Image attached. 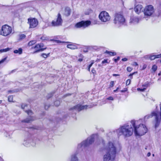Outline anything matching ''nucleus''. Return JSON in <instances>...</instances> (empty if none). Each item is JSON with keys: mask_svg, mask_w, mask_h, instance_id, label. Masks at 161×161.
<instances>
[{"mask_svg": "<svg viewBox=\"0 0 161 161\" xmlns=\"http://www.w3.org/2000/svg\"><path fill=\"white\" fill-rule=\"evenodd\" d=\"M90 68H89V67H88V70L89 71H90Z\"/></svg>", "mask_w": 161, "mask_h": 161, "instance_id": "obj_59", "label": "nucleus"}, {"mask_svg": "<svg viewBox=\"0 0 161 161\" xmlns=\"http://www.w3.org/2000/svg\"><path fill=\"white\" fill-rule=\"evenodd\" d=\"M92 72L93 74H95L96 73V71L95 70L94 68H93L92 70Z\"/></svg>", "mask_w": 161, "mask_h": 161, "instance_id": "obj_47", "label": "nucleus"}, {"mask_svg": "<svg viewBox=\"0 0 161 161\" xmlns=\"http://www.w3.org/2000/svg\"><path fill=\"white\" fill-rule=\"evenodd\" d=\"M156 123L155 124V128H156L160 124V120L158 118L157 114L155 116Z\"/></svg>", "mask_w": 161, "mask_h": 161, "instance_id": "obj_20", "label": "nucleus"}, {"mask_svg": "<svg viewBox=\"0 0 161 161\" xmlns=\"http://www.w3.org/2000/svg\"><path fill=\"white\" fill-rule=\"evenodd\" d=\"M9 50L10 48H7L5 49H1L0 50V52L1 53L5 52L8 51Z\"/></svg>", "mask_w": 161, "mask_h": 161, "instance_id": "obj_26", "label": "nucleus"}, {"mask_svg": "<svg viewBox=\"0 0 161 161\" xmlns=\"http://www.w3.org/2000/svg\"><path fill=\"white\" fill-rule=\"evenodd\" d=\"M131 82V80L130 79H128L126 81V84L127 86L129 85Z\"/></svg>", "mask_w": 161, "mask_h": 161, "instance_id": "obj_36", "label": "nucleus"}, {"mask_svg": "<svg viewBox=\"0 0 161 161\" xmlns=\"http://www.w3.org/2000/svg\"><path fill=\"white\" fill-rule=\"evenodd\" d=\"M105 53L109 54L111 56H114L116 55V53L115 52H112L108 51H106L105 52Z\"/></svg>", "mask_w": 161, "mask_h": 161, "instance_id": "obj_23", "label": "nucleus"}, {"mask_svg": "<svg viewBox=\"0 0 161 161\" xmlns=\"http://www.w3.org/2000/svg\"><path fill=\"white\" fill-rule=\"evenodd\" d=\"M77 45V44H69L67 45V47L71 49H75L78 48Z\"/></svg>", "mask_w": 161, "mask_h": 161, "instance_id": "obj_17", "label": "nucleus"}, {"mask_svg": "<svg viewBox=\"0 0 161 161\" xmlns=\"http://www.w3.org/2000/svg\"><path fill=\"white\" fill-rule=\"evenodd\" d=\"M118 89H119V88H118H118H117V89H117V90H118Z\"/></svg>", "mask_w": 161, "mask_h": 161, "instance_id": "obj_64", "label": "nucleus"}, {"mask_svg": "<svg viewBox=\"0 0 161 161\" xmlns=\"http://www.w3.org/2000/svg\"><path fill=\"white\" fill-rule=\"evenodd\" d=\"M143 7L141 5H138L134 8V11L136 13L139 14L141 12H142L143 9Z\"/></svg>", "mask_w": 161, "mask_h": 161, "instance_id": "obj_15", "label": "nucleus"}, {"mask_svg": "<svg viewBox=\"0 0 161 161\" xmlns=\"http://www.w3.org/2000/svg\"><path fill=\"white\" fill-rule=\"evenodd\" d=\"M157 66L156 65L154 64L152 66V70L153 71V72H154L157 70Z\"/></svg>", "mask_w": 161, "mask_h": 161, "instance_id": "obj_25", "label": "nucleus"}, {"mask_svg": "<svg viewBox=\"0 0 161 161\" xmlns=\"http://www.w3.org/2000/svg\"><path fill=\"white\" fill-rule=\"evenodd\" d=\"M160 119L161 120V104H160Z\"/></svg>", "mask_w": 161, "mask_h": 161, "instance_id": "obj_53", "label": "nucleus"}, {"mask_svg": "<svg viewBox=\"0 0 161 161\" xmlns=\"http://www.w3.org/2000/svg\"><path fill=\"white\" fill-rule=\"evenodd\" d=\"M105 63H107L108 64L109 63V62H108L107 59H104V60L102 62V64H104Z\"/></svg>", "mask_w": 161, "mask_h": 161, "instance_id": "obj_44", "label": "nucleus"}, {"mask_svg": "<svg viewBox=\"0 0 161 161\" xmlns=\"http://www.w3.org/2000/svg\"><path fill=\"white\" fill-rule=\"evenodd\" d=\"M157 115V114L155 112H153L151 114L147 115L145 116L144 117V119H147L152 117L153 116H155V117Z\"/></svg>", "mask_w": 161, "mask_h": 161, "instance_id": "obj_19", "label": "nucleus"}, {"mask_svg": "<svg viewBox=\"0 0 161 161\" xmlns=\"http://www.w3.org/2000/svg\"><path fill=\"white\" fill-rule=\"evenodd\" d=\"M120 59V57H118L117 58H115L114 59V61L115 62H117V61L119 60Z\"/></svg>", "mask_w": 161, "mask_h": 161, "instance_id": "obj_43", "label": "nucleus"}, {"mask_svg": "<svg viewBox=\"0 0 161 161\" xmlns=\"http://www.w3.org/2000/svg\"><path fill=\"white\" fill-rule=\"evenodd\" d=\"M7 59V57H5L4 58L2 59L0 61V64L3 63L5 60Z\"/></svg>", "mask_w": 161, "mask_h": 161, "instance_id": "obj_39", "label": "nucleus"}, {"mask_svg": "<svg viewBox=\"0 0 161 161\" xmlns=\"http://www.w3.org/2000/svg\"><path fill=\"white\" fill-rule=\"evenodd\" d=\"M132 69L130 67H128L127 68V70L129 72H130L132 70Z\"/></svg>", "mask_w": 161, "mask_h": 161, "instance_id": "obj_40", "label": "nucleus"}, {"mask_svg": "<svg viewBox=\"0 0 161 161\" xmlns=\"http://www.w3.org/2000/svg\"><path fill=\"white\" fill-rule=\"evenodd\" d=\"M99 19L103 22H106L110 20L111 17L108 13L105 11L101 12L99 15Z\"/></svg>", "mask_w": 161, "mask_h": 161, "instance_id": "obj_7", "label": "nucleus"}, {"mask_svg": "<svg viewBox=\"0 0 161 161\" xmlns=\"http://www.w3.org/2000/svg\"><path fill=\"white\" fill-rule=\"evenodd\" d=\"M13 96H8V100L9 102H12L13 100Z\"/></svg>", "mask_w": 161, "mask_h": 161, "instance_id": "obj_31", "label": "nucleus"}, {"mask_svg": "<svg viewBox=\"0 0 161 161\" xmlns=\"http://www.w3.org/2000/svg\"><path fill=\"white\" fill-rule=\"evenodd\" d=\"M15 71V70H13L11 71V73H12L13 72H14Z\"/></svg>", "mask_w": 161, "mask_h": 161, "instance_id": "obj_56", "label": "nucleus"}, {"mask_svg": "<svg viewBox=\"0 0 161 161\" xmlns=\"http://www.w3.org/2000/svg\"><path fill=\"white\" fill-rule=\"evenodd\" d=\"M88 107L87 105L82 106L80 104H78L74 107L69 108L70 110H73V112L75 111H80L84 109H86Z\"/></svg>", "mask_w": 161, "mask_h": 161, "instance_id": "obj_12", "label": "nucleus"}, {"mask_svg": "<svg viewBox=\"0 0 161 161\" xmlns=\"http://www.w3.org/2000/svg\"><path fill=\"white\" fill-rule=\"evenodd\" d=\"M35 118L33 117L30 116V117L26 118V119L22 121L23 122H25L27 123H31L34 120Z\"/></svg>", "mask_w": 161, "mask_h": 161, "instance_id": "obj_16", "label": "nucleus"}, {"mask_svg": "<svg viewBox=\"0 0 161 161\" xmlns=\"http://www.w3.org/2000/svg\"><path fill=\"white\" fill-rule=\"evenodd\" d=\"M71 161H79L76 155L74 154L71 156Z\"/></svg>", "mask_w": 161, "mask_h": 161, "instance_id": "obj_22", "label": "nucleus"}, {"mask_svg": "<svg viewBox=\"0 0 161 161\" xmlns=\"http://www.w3.org/2000/svg\"><path fill=\"white\" fill-rule=\"evenodd\" d=\"M125 21V19L121 13L118 12L114 14L113 22L117 26L119 27L124 25Z\"/></svg>", "mask_w": 161, "mask_h": 161, "instance_id": "obj_4", "label": "nucleus"}, {"mask_svg": "<svg viewBox=\"0 0 161 161\" xmlns=\"http://www.w3.org/2000/svg\"><path fill=\"white\" fill-rule=\"evenodd\" d=\"M137 73V72H135L132 73L130 74L129 75V76L130 77L131 79H132L133 78V77H132L133 75L135 74L136 73Z\"/></svg>", "mask_w": 161, "mask_h": 161, "instance_id": "obj_37", "label": "nucleus"}, {"mask_svg": "<svg viewBox=\"0 0 161 161\" xmlns=\"http://www.w3.org/2000/svg\"><path fill=\"white\" fill-rule=\"evenodd\" d=\"M155 56L156 57V58H161V54H158V55H155Z\"/></svg>", "mask_w": 161, "mask_h": 161, "instance_id": "obj_45", "label": "nucleus"}, {"mask_svg": "<svg viewBox=\"0 0 161 161\" xmlns=\"http://www.w3.org/2000/svg\"><path fill=\"white\" fill-rule=\"evenodd\" d=\"M106 153L104 155L103 161H108L114 159L116 153V147L113 143L109 142L106 148Z\"/></svg>", "mask_w": 161, "mask_h": 161, "instance_id": "obj_1", "label": "nucleus"}, {"mask_svg": "<svg viewBox=\"0 0 161 161\" xmlns=\"http://www.w3.org/2000/svg\"><path fill=\"white\" fill-rule=\"evenodd\" d=\"M94 64V61H92L91 64L88 66V67L91 68L92 66V64Z\"/></svg>", "mask_w": 161, "mask_h": 161, "instance_id": "obj_48", "label": "nucleus"}, {"mask_svg": "<svg viewBox=\"0 0 161 161\" xmlns=\"http://www.w3.org/2000/svg\"><path fill=\"white\" fill-rule=\"evenodd\" d=\"M60 104V101H55L54 102V104L56 106H58Z\"/></svg>", "mask_w": 161, "mask_h": 161, "instance_id": "obj_32", "label": "nucleus"}, {"mask_svg": "<svg viewBox=\"0 0 161 161\" xmlns=\"http://www.w3.org/2000/svg\"><path fill=\"white\" fill-rule=\"evenodd\" d=\"M44 45L42 43H39L36 44L34 47H32V49H34L35 51L33 52V53H36L40 52H42L46 49V47L43 48Z\"/></svg>", "mask_w": 161, "mask_h": 161, "instance_id": "obj_11", "label": "nucleus"}, {"mask_svg": "<svg viewBox=\"0 0 161 161\" xmlns=\"http://www.w3.org/2000/svg\"><path fill=\"white\" fill-rule=\"evenodd\" d=\"M149 58L151 60H153L155 58H156V57L155 56V55H153V54H152L150 55V56L149 57Z\"/></svg>", "mask_w": 161, "mask_h": 161, "instance_id": "obj_29", "label": "nucleus"}, {"mask_svg": "<svg viewBox=\"0 0 161 161\" xmlns=\"http://www.w3.org/2000/svg\"><path fill=\"white\" fill-rule=\"evenodd\" d=\"M29 115H31L32 114V112L31 110H26L25 111Z\"/></svg>", "mask_w": 161, "mask_h": 161, "instance_id": "obj_33", "label": "nucleus"}, {"mask_svg": "<svg viewBox=\"0 0 161 161\" xmlns=\"http://www.w3.org/2000/svg\"><path fill=\"white\" fill-rule=\"evenodd\" d=\"M134 64H135V65H136V66L138 65V64L136 62H135Z\"/></svg>", "mask_w": 161, "mask_h": 161, "instance_id": "obj_57", "label": "nucleus"}, {"mask_svg": "<svg viewBox=\"0 0 161 161\" xmlns=\"http://www.w3.org/2000/svg\"><path fill=\"white\" fill-rule=\"evenodd\" d=\"M30 141L29 140L25 141H24L23 144L25 146L28 147L29 146V142Z\"/></svg>", "mask_w": 161, "mask_h": 161, "instance_id": "obj_27", "label": "nucleus"}, {"mask_svg": "<svg viewBox=\"0 0 161 161\" xmlns=\"http://www.w3.org/2000/svg\"><path fill=\"white\" fill-rule=\"evenodd\" d=\"M118 136L123 135L125 137L131 136L133 132V129L131 125H125L115 130Z\"/></svg>", "mask_w": 161, "mask_h": 161, "instance_id": "obj_2", "label": "nucleus"}, {"mask_svg": "<svg viewBox=\"0 0 161 161\" xmlns=\"http://www.w3.org/2000/svg\"><path fill=\"white\" fill-rule=\"evenodd\" d=\"M71 13V10L69 8L67 7L65 9L64 13V15L66 16H68L70 15Z\"/></svg>", "mask_w": 161, "mask_h": 161, "instance_id": "obj_18", "label": "nucleus"}, {"mask_svg": "<svg viewBox=\"0 0 161 161\" xmlns=\"http://www.w3.org/2000/svg\"><path fill=\"white\" fill-rule=\"evenodd\" d=\"M14 53H18L19 54H21L22 53V49L20 48L18 50H14Z\"/></svg>", "mask_w": 161, "mask_h": 161, "instance_id": "obj_21", "label": "nucleus"}, {"mask_svg": "<svg viewBox=\"0 0 161 161\" xmlns=\"http://www.w3.org/2000/svg\"><path fill=\"white\" fill-rule=\"evenodd\" d=\"M154 12V9L153 7L151 5L147 6L144 9V13L145 16H150Z\"/></svg>", "mask_w": 161, "mask_h": 161, "instance_id": "obj_8", "label": "nucleus"}, {"mask_svg": "<svg viewBox=\"0 0 161 161\" xmlns=\"http://www.w3.org/2000/svg\"><path fill=\"white\" fill-rule=\"evenodd\" d=\"M136 121L131 120V123L134 130V133L136 136H141L144 135L147 131V128L145 125L140 124L138 126L136 125Z\"/></svg>", "mask_w": 161, "mask_h": 161, "instance_id": "obj_3", "label": "nucleus"}, {"mask_svg": "<svg viewBox=\"0 0 161 161\" xmlns=\"http://www.w3.org/2000/svg\"><path fill=\"white\" fill-rule=\"evenodd\" d=\"M120 75L118 74H113V76H119Z\"/></svg>", "mask_w": 161, "mask_h": 161, "instance_id": "obj_52", "label": "nucleus"}, {"mask_svg": "<svg viewBox=\"0 0 161 161\" xmlns=\"http://www.w3.org/2000/svg\"><path fill=\"white\" fill-rule=\"evenodd\" d=\"M146 68V66H144L143 68V69H144Z\"/></svg>", "mask_w": 161, "mask_h": 161, "instance_id": "obj_58", "label": "nucleus"}, {"mask_svg": "<svg viewBox=\"0 0 161 161\" xmlns=\"http://www.w3.org/2000/svg\"><path fill=\"white\" fill-rule=\"evenodd\" d=\"M96 136L93 135L88 137L86 140L83 141L81 143L78 144V147L80 148L82 147H85L92 144L94 141L95 137Z\"/></svg>", "mask_w": 161, "mask_h": 161, "instance_id": "obj_5", "label": "nucleus"}, {"mask_svg": "<svg viewBox=\"0 0 161 161\" xmlns=\"http://www.w3.org/2000/svg\"><path fill=\"white\" fill-rule=\"evenodd\" d=\"M11 92V91H8V92Z\"/></svg>", "mask_w": 161, "mask_h": 161, "instance_id": "obj_63", "label": "nucleus"}, {"mask_svg": "<svg viewBox=\"0 0 161 161\" xmlns=\"http://www.w3.org/2000/svg\"><path fill=\"white\" fill-rule=\"evenodd\" d=\"M107 99L108 100H114V98H113V97H109L107 98Z\"/></svg>", "mask_w": 161, "mask_h": 161, "instance_id": "obj_46", "label": "nucleus"}, {"mask_svg": "<svg viewBox=\"0 0 161 161\" xmlns=\"http://www.w3.org/2000/svg\"><path fill=\"white\" fill-rule=\"evenodd\" d=\"M52 96H53L52 93L49 94H48L47 96V99H49Z\"/></svg>", "mask_w": 161, "mask_h": 161, "instance_id": "obj_42", "label": "nucleus"}, {"mask_svg": "<svg viewBox=\"0 0 161 161\" xmlns=\"http://www.w3.org/2000/svg\"><path fill=\"white\" fill-rule=\"evenodd\" d=\"M25 37V36L24 34H22L19 36V39L22 40L24 39Z\"/></svg>", "mask_w": 161, "mask_h": 161, "instance_id": "obj_30", "label": "nucleus"}, {"mask_svg": "<svg viewBox=\"0 0 161 161\" xmlns=\"http://www.w3.org/2000/svg\"><path fill=\"white\" fill-rule=\"evenodd\" d=\"M2 101L1 100H0V103L2 102Z\"/></svg>", "mask_w": 161, "mask_h": 161, "instance_id": "obj_61", "label": "nucleus"}, {"mask_svg": "<svg viewBox=\"0 0 161 161\" xmlns=\"http://www.w3.org/2000/svg\"><path fill=\"white\" fill-rule=\"evenodd\" d=\"M145 149H146V150L147 149V147H145Z\"/></svg>", "mask_w": 161, "mask_h": 161, "instance_id": "obj_62", "label": "nucleus"}, {"mask_svg": "<svg viewBox=\"0 0 161 161\" xmlns=\"http://www.w3.org/2000/svg\"><path fill=\"white\" fill-rule=\"evenodd\" d=\"M151 155V153L150 152H149L147 154V156L148 157H149Z\"/></svg>", "mask_w": 161, "mask_h": 161, "instance_id": "obj_55", "label": "nucleus"}, {"mask_svg": "<svg viewBox=\"0 0 161 161\" xmlns=\"http://www.w3.org/2000/svg\"><path fill=\"white\" fill-rule=\"evenodd\" d=\"M62 23L63 20L61 18V16L59 13H58L56 19L55 20L53 21L51 24L53 26H58L61 25Z\"/></svg>", "mask_w": 161, "mask_h": 161, "instance_id": "obj_10", "label": "nucleus"}, {"mask_svg": "<svg viewBox=\"0 0 161 161\" xmlns=\"http://www.w3.org/2000/svg\"><path fill=\"white\" fill-rule=\"evenodd\" d=\"M49 105H45V109L46 110L47 109H48V108H49Z\"/></svg>", "mask_w": 161, "mask_h": 161, "instance_id": "obj_50", "label": "nucleus"}, {"mask_svg": "<svg viewBox=\"0 0 161 161\" xmlns=\"http://www.w3.org/2000/svg\"><path fill=\"white\" fill-rule=\"evenodd\" d=\"M127 91V89H125V90H122L121 91V92H123L126 91Z\"/></svg>", "mask_w": 161, "mask_h": 161, "instance_id": "obj_54", "label": "nucleus"}, {"mask_svg": "<svg viewBox=\"0 0 161 161\" xmlns=\"http://www.w3.org/2000/svg\"><path fill=\"white\" fill-rule=\"evenodd\" d=\"M114 81H111L110 83L109 86L110 87H112L114 86Z\"/></svg>", "mask_w": 161, "mask_h": 161, "instance_id": "obj_38", "label": "nucleus"}, {"mask_svg": "<svg viewBox=\"0 0 161 161\" xmlns=\"http://www.w3.org/2000/svg\"><path fill=\"white\" fill-rule=\"evenodd\" d=\"M36 43V41L35 40H33L30 41L28 43V45L29 46H31L34 44H35Z\"/></svg>", "mask_w": 161, "mask_h": 161, "instance_id": "obj_28", "label": "nucleus"}, {"mask_svg": "<svg viewBox=\"0 0 161 161\" xmlns=\"http://www.w3.org/2000/svg\"><path fill=\"white\" fill-rule=\"evenodd\" d=\"M128 59L126 58H124L122 59V60L123 61H127Z\"/></svg>", "mask_w": 161, "mask_h": 161, "instance_id": "obj_51", "label": "nucleus"}, {"mask_svg": "<svg viewBox=\"0 0 161 161\" xmlns=\"http://www.w3.org/2000/svg\"><path fill=\"white\" fill-rule=\"evenodd\" d=\"M117 91V89H116V90H114V92H116Z\"/></svg>", "mask_w": 161, "mask_h": 161, "instance_id": "obj_60", "label": "nucleus"}, {"mask_svg": "<svg viewBox=\"0 0 161 161\" xmlns=\"http://www.w3.org/2000/svg\"><path fill=\"white\" fill-rule=\"evenodd\" d=\"M28 23L30 25V28H33L37 26L38 21L35 18L28 19Z\"/></svg>", "mask_w": 161, "mask_h": 161, "instance_id": "obj_13", "label": "nucleus"}, {"mask_svg": "<svg viewBox=\"0 0 161 161\" xmlns=\"http://www.w3.org/2000/svg\"><path fill=\"white\" fill-rule=\"evenodd\" d=\"M12 31V27L7 25H5L2 26L1 34L4 36H7L9 35Z\"/></svg>", "mask_w": 161, "mask_h": 161, "instance_id": "obj_6", "label": "nucleus"}, {"mask_svg": "<svg viewBox=\"0 0 161 161\" xmlns=\"http://www.w3.org/2000/svg\"><path fill=\"white\" fill-rule=\"evenodd\" d=\"M79 56L81 58H79L78 59V61H79V62H81L83 60V59L82 58H83V56L81 54H80V56Z\"/></svg>", "mask_w": 161, "mask_h": 161, "instance_id": "obj_35", "label": "nucleus"}, {"mask_svg": "<svg viewBox=\"0 0 161 161\" xmlns=\"http://www.w3.org/2000/svg\"><path fill=\"white\" fill-rule=\"evenodd\" d=\"M27 106V105L25 104H22L21 105V108L23 109H24L25 107Z\"/></svg>", "mask_w": 161, "mask_h": 161, "instance_id": "obj_41", "label": "nucleus"}, {"mask_svg": "<svg viewBox=\"0 0 161 161\" xmlns=\"http://www.w3.org/2000/svg\"><path fill=\"white\" fill-rule=\"evenodd\" d=\"M91 24V22L89 20H87L86 21H82L80 22L77 23L75 25V27L76 28H80L83 27L85 28Z\"/></svg>", "mask_w": 161, "mask_h": 161, "instance_id": "obj_9", "label": "nucleus"}, {"mask_svg": "<svg viewBox=\"0 0 161 161\" xmlns=\"http://www.w3.org/2000/svg\"><path fill=\"white\" fill-rule=\"evenodd\" d=\"M146 90V88H138L137 90L138 91L144 92Z\"/></svg>", "mask_w": 161, "mask_h": 161, "instance_id": "obj_34", "label": "nucleus"}, {"mask_svg": "<svg viewBox=\"0 0 161 161\" xmlns=\"http://www.w3.org/2000/svg\"><path fill=\"white\" fill-rule=\"evenodd\" d=\"M148 84L149 83L148 82H146L144 85H143V86L147 87Z\"/></svg>", "mask_w": 161, "mask_h": 161, "instance_id": "obj_49", "label": "nucleus"}, {"mask_svg": "<svg viewBox=\"0 0 161 161\" xmlns=\"http://www.w3.org/2000/svg\"><path fill=\"white\" fill-rule=\"evenodd\" d=\"M50 53H49L47 54L45 53H42L41 55V56L44 58H47V57H49L50 55Z\"/></svg>", "mask_w": 161, "mask_h": 161, "instance_id": "obj_24", "label": "nucleus"}, {"mask_svg": "<svg viewBox=\"0 0 161 161\" xmlns=\"http://www.w3.org/2000/svg\"><path fill=\"white\" fill-rule=\"evenodd\" d=\"M140 20V19H139L136 16H133L130 17L129 23L131 24H136L138 23L139 21Z\"/></svg>", "mask_w": 161, "mask_h": 161, "instance_id": "obj_14", "label": "nucleus"}]
</instances>
